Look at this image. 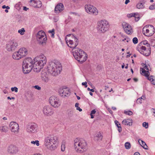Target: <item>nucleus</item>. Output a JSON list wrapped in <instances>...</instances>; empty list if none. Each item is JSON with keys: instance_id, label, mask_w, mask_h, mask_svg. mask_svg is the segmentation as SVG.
<instances>
[{"instance_id": "obj_1", "label": "nucleus", "mask_w": 155, "mask_h": 155, "mask_svg": "<svg viewBox=\"0 0 155 155\" xmlns=\"http://www.w3.org/2000/svg\"><path fill=\"white\" fill-rule=\"evenodd\" d=\"M47 71L53 76H56L60 73L61 65L58 61L54 60L49 62L47 67Z\"/></svg>"}, {"instance_id": "obj_2", "label": "nucleus", "mask_w": 155, "mask_h": 155, "mask_svg": "<svg viewBox=\"0 0 155 155\" xmlns=\"http://www.w3.org/2000/svg\"><path fill=\"white\" fill-rule=\"evenodd\" d=\"M33 62L34 71L39 72L47 62L46 57L44 54H41L38 57L34 59Z\"/></svg>"}, {"instance_id": "obj_3", "label": "nucleus", "mask_w": 155, "mask_h": 155, "mask_svg": "<svg viewBox=\"0 0 155 155\" xmlns=\"http://www.w3.org/2000/svg\"><path fill=\"white\" fill-rule=\"evenodd\" d=\"M73 54L75 58L81 63L86 61L87 58V54L81 49H74L73 51Z\"/></svg>"}, {"instance_id": "obj_4", "label": "nucleus", "mask_w": 155, "mask_h": 155, "mask_svg": "<svg viewBox=\"0 0 155 155\" xmlns=\"http://www.w3.org/2000/svg\"><path fill=\"white\" fill-rule=\"evenodd\" d=\"M22 68L23 73L25 74L29 73L33 70V63L32 59L30 58H25L23 61Z\"/></svg>"}, {"instance_id": "obj_5", "label": "nucleus", "mask_w": 155, "mask_h": 155, "mask_svg": "<svg viewBox=\"0 0 155 155\" xmlns=\"http://www.w3.org/2000/svg\"><path fill=\"white\" fill-rule=\"evenodd\" d=\"M66 42L70 48L75 49L78 44V38L74 35H67L65 38Z\"/></svg>"}, {"instance_id": "obj_6", "label": "nucleus", "mask_w": 155, "mask_h": 155, "mask_svg": "<svg viewBox=\"0 0 155 155\" xmlns=\"http://www.w3.org/2000/svg\"><path fill=\"white\" fill-rule=\"evenodd\" d=\"M109 23L106 20H102L97 23V28L99 32L104 33L108 29Z\"/></svg>"}, {"instance_id": "obj_7", "label": "nucleus", "mask_w": 155, "mask_h": 155, "mask_svg": "<svg viewBox=\"0 0 155 155\" xmlns=\"http://www.w3.org/2000/svg\"><path fill=\"white\" fill-rule=\"evenodd\" d=\"M143 33L148 37L151 36L155 32V29L152 25H147L145 26L142 29Z\"/></svg>"}, {"instance_id": "obj_8", "label": "nucleus", "mask_w": 155, "mask_h": 155, "mask_svg": "<svg viewBox=\"0 0 155 155\" xmlns=\"http://www.w3.org/2000/svg\"><path fill=\"white\" fill-rule=\"evenodd\" d=\"M57 137L56 136L53 137L49 135L45 137L44 139L45 145H53L57 143Z\"/></svg>"}, {"instance_id": "obj_9", "label": "nucleus", "mask_w": 155, "mask_h": 155, "mask_svg": "<svg viewBox=\"0 0 155 155\" xmlns=\"http://www.w3.org/2000/svg\"><path fill=\"white\" fill-rule=\"evenodd\" d=\"M37 39L39 43L42 44L46 43L47 38L44 32L40 31L38 32L37 35Z\"/></svg>"}, {"instance_id": "obj_10", "label": "nucleus", "mask_w": 155, "mask_h": 155, "mask_svg": "<svg viewBox=\"0 0 155 155\" xmlns=\"http://www.w3.org/2000/svg\"><path fill=\"white\" fill-rule=\"evenodd\" d=\"M86 12L89 14L96 15L98 14V10L94 6L90 4H87L85 6Z\"/></svg>"}, {"instance_id": "obj_11", "label": "nucleus", "mask_w": 155, "mask_h": 155, "mask_svg": "<svg viewBox=\"0 0 155 155\" xmlns=\"http://www.w3.org/2000/svg\"><path fill=\"white\" fill-rule=\"evenodd\" d=\"M137 49L141 54L145 56H149L151 53L150 47H148L147 49L144 46H138L137 47Z\"/></svg>"}, {"instance_id": "obj_12", "label": "nucleus", "mask_w": 155, "mask_h": 155, "mask_svg": "<svg viewBox=\"0 0 155 155\" xmlns=\"http://www.w3.org/2000/svg\"><path fill=\"white\" fill-rule=\"evenodd\" d=\"M18 46V43L14 40L9 41L6 44V49L9 51H15Z\"/></svg>"}, {"instance_id": "obj_13", "label": "nucleus", "mask_w": 155, "mask_h": 155, "mask_svg": "<svg viewBox=\"0 0 155 155\" xmlns=\"http://www.w3.org/2000/svg\"><path fill=\"white\" fill-rule=\"evenodd\" d=\"M9 127L12 132L15 134L18 133L19 130V125L15 122H11L9 124Z\"/></svg>"}, {"instance_id": "obj_14", "label": "nucleus", "mask_w": 155, "mask_h": 155, "mask_svg": "<svg viewBox=\"0 0 155 155\" xmlns=\"http://www.w3.org/2000/svg\"><path fill=\"white\" fill-rule=\"evenodd\" d=\"M49 101L51 105L54 107H58L60 105L58 99L55 96L50 97L49 98Z\"/></svg>"}, {"instance_id": "obj_15", "label": "nucleus", "mask_w": 155, "mask_h": 155, "mask_svg": "<svg viewBox=\"0 0 155 155\" xmlns=\"http://www.w3.org/2000/svg\"><path fill=\"white\" fill-rule=\"evenodd\" d=\"M122 25L124 31L127 34H130L133 32L131 26L128 23L125 22H123Z\"/></svg>"}, {"instance_id": "obj_16", "label": "nucleus", "mask_w": 155, "mask_h": 155, "mask_svg": "<svg viewBox=\"0 0 155 155\" xmlns=\"http://www.w3.org/2000/svg\"><path fill=\"white\" fill-rule=\"evenodd\" d=\"M37 129L38 126L35 123L29 124L27 127V131L29 133H35L37 132Z\"/></svg>"}, {"instance_id": "obj_17", "label": "nucleus", "mask_w": 155, "mask_h": 155, "mask_svg": "<svg viewBox=\"0 0 155 155\" xmlns=\"http://www.w3.org/2000/svg\"><path fill=\"white\" fill-rule=\"evenodd\" d=\"M59 92L60 96L63 97L69 96L70 93L68 88L67 87L60 88L59 89Z\"/></svg>"}, {"instance_id": "obj_18", "label": "nucleus", "mask_w": 155, "mask_h": 155, "mask_svg": "<svg viewBox=\"0 0 155 155\" xmlns=\"http://www.w3.org/2000/svg\"><path fill=\"white\" fill-rule=\"evenodd\" d=\"M44 114L46 116H51L53 114V111L52 107L49 106H45L43 109Z\"/></svg>"}, {"instance_id": "obj_19", "label": "nucleus", "mask_w": 155, "mask_h": 155, "mask_svg": "<svg viewBox=\"0 0 155 155\" xmlns=\"http://www.w3.org/2000/svg\"><path fill=\"white\" fill-rule=\"evenodd\" d=\"M140 71L141 72V73H142L143 75L147 77L149 80L151 81L152 79H154V77L153 75H151L149 77L150 75L149 71L145 70L143 68H140Z\"/></svg>"}, {"instance_id": "obj_20", "label": "nucleus", "mask_w": 155, "mask_h": 155, "mask_svg": "<svg viewBox=\"0 0 155 155\" xmlns=\"http://www.w3.org/2000/svg\"><path fill=\"white\" fill-rule=\"evenodd\" d=\"M74 145H87V143L85 140L83 139L77 138L74 141Z\"/></svg>"}, {"instance_id": "obj_21", "label": "nucleus", "mask_w": 155, "mask_h": 155, "mask_svg": "<svg viewBox=\"0 0 155 155\" xmlns=\"http://www.w3.org/2000/svg\"><path fill=\"white\" fill-rule=\"evenodd\" d=\"M30 4L34 7L39 8L42 6V3L39 0H31Z\"/></svg>"}, {"instance_id": "obj_22", "label": "nucleus", "mask_w": 155, "mask_h": 155, "mask_svg": "<svg viewBox=\"0 0 155 155\" xmlns=\"http://www.w3.org/2000/svg\"><path fill=\"white\" fill-rule=\"evenodd\" d=\"M7 151L10 153L15 154L18 152V150L16 146H9L8 148Z\"/></svg>"}, {"instance_id": "obj_23", "label": "nucleus", "mask_w": 155, "mask_h": 155, "mask_svg": "<svg viewBox=\"0 0 155 155\" xmlns=\"http://www.w3.org/2000/svg\"><path fill=\"white\" fill-rule=\"evenodd\" d=\"M75 151L79 153H82L86 151L87 148L85 146H74Z\"/></svg>"}, {"instance_id": "obj_24", "label": "nucleus", "mask_w": 155, "mask_h": 155, "mask_svg": "<svg viewBox=\"0 0 155 155\" xmlns=\"http://www.w3.org/2000/svg\"><path fill=\"white\" fill-rule=\"evenodd\" d=\"M64 8L63 4L61 3L58 4L55 7L54 11L55 13H59L62 11Z\"/></svg>"}, {"instance_id": "obj_25", "label": "nucleus", "mask_w": 155, "mask_h": 155, "mask_svg": "<svg viewBox=\"0 0 155 155\" xmlns=\"http://www.w3.org/2000/svg\"><path fill=\"white\" fill-rule=\"evenodd\" d=\"M18 51L22 58L26 56L28 53L27 49L25 48H20Z\"/></svg>"}, {"instance_id": "obj_26", "label": "nucleus", "mask_w": 155, "mask_h": 155, "mask_svg": "<svg viewBox=\"0 0 155 155\" xmlns=\"http://www.w3.org/2000/svg\"><path fill=\"white\" fill-rule=\"evenodd\" d=\"M133 121L132 119H125L122 121V124L125 125L131 126L132 125Z\"/></svg>"}, {"instance_id": "obj_27", "label": "nucleus", "mask_w": 155, "mask_h": 155, "mask_svg": "<svg viewBox=\"0 0 155 155\" xmlns=\"http://www.w3.org/2000/svg\"><path fill=\"white\" fill-rule=\"evenodd\" d=\"M12 57L14 59L18 60L21 59L22 58L21 55L20 54V53L18 51L15 52L13 53Z\"/></svg>"}, {"instance_id": "obj_28", "label": "nucleus", "mask_w": 155, "mask_h": 155, "mask_svg": "<svg viewBox=\"0 0 155 155\" xmlns=\"http://www.w3.org/2000/svg\"><path fill=\"white\" fill-rule=\"evenodd\" d=\"M41 78L42 80L45 82H48L49 81V78L46 72L42 74Z\"/></svg>"}, {"instance_id": "obj_29", "label": "nucleus", "mask_w": 155, "mask_h": 155, "mask_svg": "<svg viewBox=\"0 0 155 155\" xmlns=\"http://www.w3.org/2000/svg\"><path fill=\"white\" fill-rule=\"evenodd\" d=\"M102 136L100 133H98L96 134L94 137V140L96 141H100L102 139Z\"/></svg>"}, {"instance_id": "obj_30", "label": "nucleus", "mask_w": 155, "mask_h": 155, "mask_svg": "<svg viewBox=\"0 0 155 155\" xmlns=\"http://www.w3.org/2000/svg\"><path fill=\"white\" fill-rule=\"evenodd\" d=\"M114 123L118 128V131L119 133H120L122 131V128L121 125L119 123L117 120L114 121Z\"/></svg>"}, {"instance_id": "obj_31", "label": "nucleus", "mask_w": 155, "mask_h": 155, "mask_svg": "<svg viewBox=\"0 0 155 155\" xmlns=\"http://www.w3.org/2000/svg\"><path fill=\"white\" fill-rule=\"evenodd\" d=\"M0 130L2 132H6L8 130V127L6 126H3L0 127Z\"/></svg>"}, {"instance_id": "obj_32", "label": "nucleus", "mask_w": 155, "mask_h": 155, "mask_svg": "<svg viewBox=\"0 0 155 155\" xmlns=\"http://www.w3.org/2000/svg\"><path fill=\"white\" fill-rule=\"evenodd\" d=\"M137 7L138 9H143L144 7V4L141 3H139L137 5Z\"/></svg>"}, {"instance_id": "obj_33", "label": "nucleus", "mask_w": 155, "mask_h": 155, "mask_svg": "<svg viewBox=\"0 0 155 155\" xmlns=\"http://www.w3.org/2000/svg\"><path fill=\"white\" fill-rule=\"evenodd\" d=\"M134 17H135V21H137L140 19V17L138 13H135V15Z\"/></svg>"}, {"instance_id": "obj_34", "label": "nucleus", "mask_w": 155, "mask_h": 155, "mask_svg": "<svg viewBox=\"0 0 155 155\" xmlns=\"http://www.w3.org/2000/svg\"><path fill=\"white\" fill-rule=\"evenodd\" d=\"M138 142L140 145H147L144 141L140 139L138 140Z\"/></svg>"}, {"instance_id": "obj_35", "label": "nucleus", "mask_w": 155, "mask_h": 155, "mask_svg": "<svg viewBox=\"0 0 155 155\" xmlns=\"http://www.w3.org/2000/svg\"><path fill=\"white\" fill-rule=\"evenodd\" d=\"M47 148L50 150H54L57 148L56 146H47Z\"/></svg>"}, {"instance_id": "obj_36", "label": "nucleus", "mask_w": 155, "mask_h": 155, "mask_svg": "<svg viewBox=\"0 0 155 155\" xmlns=\"http://www.w3.org/2000/svg\"><path fill=\"white\" fill-rule=\"evenodd\" d=\"M25 32V30L24 28H22L21 29H19L18 30V32L21 35H23L24 34V32Z\"/></svg>"}, {"instance_id": "obj_37", "label": "nucleus", "mask_w": 155, "mask_h": 155, "mask_svg": "<svg viewBox=\"0 0 155 155\" xmlns=\"http://www.w3.org/2000/svg\"><path fill=\"white\" fill-rule=\"evenodd\" d=\"M31 144L34 145L36 144V145H39V141L38 140L31 141Z\"/></svg>"}, {"instance_id": "obj_38", "label": "nucleus", "mask_w": 155, "mask_h": 155, "mask_svg": "<svg viewBox=\"0 0 155 155\" xmlns=\"http://www.w3.org/2000/svg\"><path fill=\"white\" fill-rule=\"evenodd\" d=\"M151 45L155 48V37L151 40Z\"/></svg>"}, {"instance_id": "obj_39", "label": "nucleus", "mask_w": 155, "mask_h": 155, "mask_svg": "<svg viewBox=\"0 0 155 155\" xmlns=\"http://www.w3.org/2000/svg\"><path fill=\"white\" fill-rule=\"evenodd\" d=\"M124 113L125 114L128 115H131L133 114V112L130 110H129L128 111H124Z\"/></svg>"}, {"instance_id": "obj_40", "label": "nucleus", "mask_w": 155, "mask_h": 155, "mask_svg": "<svg viewBox=\"0 0 155 155\" xmlns=\"http://www.w3.org/2000/svg\"><path fill=\"white\" fill-rule=\"evenodd\" d=\"M143 126L144 127H145V128H148V123L146 122H144L143 123Z\"/></svg>"}, {"instance_id": "obj_41", "label": "nucleus", "mask_w": 155, "mask_h": 155, "mask_svg": "<svg viewBox=\"0 0 155 155\" xmlns=\"http://www.w3.org/2000/svg\"><path fill=\"white\" fill-rule=\"evenodd\" d=\"M133 42L135 44H137L138 42L137 38L136 37L134 38L133 39Z\"/></svg>"}, {"instance_id": "obj_42", "label": "nucleus", "mask_w": 155, "mask_h": 155, "mask_svg": "<svg viewBox=\"0 0 155 155\" xmlns=\"http://www.w3.org/2000/svg\"><path fill=\"white\" fill-rule=\"evenodd\" d=\"M11 90L12 91H15V92H17L18 91V88L15 87H12L11 88Z\"/></svg>"}, {"instance_id": "obj_43", "label": "nucleus", "mask_w": 155, "mask_h": 155, "mask_svg": "<svg viewBox=\"0 0 155 155\" xmlns=\"http://www.w3.org/2000/svg\"><path fill=\"white\" fill-rule=\"evenodd\" d=\"M54 29H53L51 31H49V32L51 33V37L52 38H54Z\"/></svg>"}, {"instance_id": "obj_44", "label": "nucleus", "mask_w": 155, "mask_h": 155, "mask_svg": "<svg viewBox=\"0 0 155 155\" xmlns=\"http://www.w3.org/2000/svg\"><path fill=\"white\" fill-rule=\"evenodd\" d=\"M135 13H132L128 14L127 15V16L128 18H130L132 17H134L135 16Z\"/></svg>"}, {"instance_id": "obj_45", "label": "nucleus", "mask_w": 155, "mask_h": 155, "mask_svg": "<svg viewBox=\"0 0 155 155\" xmlns=\"http://www.w3.org/2000/svg\"><path fill=\"white\" fill-rule=\"evenodd\" d=\"M142 97H141L138 98L137 100V103L138 104H141L142 103Z\"/></svg>"}, {"instance_id": "obj_46", "label": "nucleus", "mask_w": 155, "mask_h": 155, "mask_svg": "<svg viewBox=\"0 0 155 155\" xmlns=\"http://www.w3.org/2000/svg\"><path fill=\"white\" fill-rule=\"evenodd\" d=\"M149 9L150 10H153L155 9V4H153L152 5H151L149 7Z\"/></svg>"}, {"instance_id": "obj_47", "label": "nucleus", "mask_w": 155, "mask_h": 155, "mask_svg": "<svg viewBox=\"0 0 155 155\" xmlns=\"http://www.w3.org/2000/svg\"><path fill=\"white\" fill-rule=\"evenodd\" d=\"M143 65H145L144 67V69H146L147 70V71H149L150 70V69L148 68L146 64H143Z\"/></svg>"}, {"instance_id": "obj_48", "label": "nucleus", "mask_w": 155, "mask_h": 155, "mask_svg": "<svg viewBox=\"0 0 155 155\" xmlns=\"http://www.w3.org/2000/svg\"><path fill=\"white\" fill-rule=\"evenodd\" d=\"M143 44L145 45H147V46L148 47H150L149 44H148L147 41H145L143 42Z\"/></svg>"}, {"instance_id": "obj_49", "label": "nucleus", "mask_w": 155, "mask_h": 155, "mask_svg": "<svg viewBox=\"0 0 155 155\" xmlns=\"http://www.w3.org/2000/svg\"><path fill=\"white\" fill-rule=\"evenodd\" d=\"M35 88L38 90H40L41 89V87L38 85H35L34 86Z\"/></svg>"}, {"instance_id": "obj_50", "label": "nucleus", "mask_w": 155, "mask_h": 155, "mask_svg": "<svg viewBox=\"0 0 155 155\" xmlns=\"http://www.w3.org/2000/svg\"><path fill=\"white\" fill-rule=\"evenodd\" d=\"M61 150L62 151H64L65 150V146H61Z\"/></svg>"}, {"instance_id": "obj_51", "label": "nucleus", "mask_w": 155, "mask_h": 155, "mask_svg": "<svg viewBox=\"0 0 155 155\" xmlns=\"http://www.w3.org/2000/svg\"><path fill=\"white\" fill-rule=\"evenodd\" d=\"M96 112V111L95 109L91 111V114H94Z\"/></svg>"}, {"instance_id": "obj_52", "label": "nucleus", "mask_w": 155, "mask_h": 155, "mask_svg": "<svg viewBox=\"0 0 155 155\" xmlns=\"http://www.w3.org/2000/svg\"><path fill=\"white\" fill-rule=\"evenodd\" d=\"M126 41L127 42H129L131 41V39L130 38L126 37Z\"/></svg>"}, {"instance_id": "obj_53", "label": "nucleus", "mask_w": 155, "mask_h": 155, "mask_svg": "<svg viewBox=\"0 0 155 155\" xmlns=\"http://www.w3.org/2000/svg\"><path fill=\"white\" fill-rule=\"evenodd\" d=\"M151 83L152 84L155 85V80L154 79H152V80H151Z\"/></svg>"}, {"instance_id": "obj_54", "label": "nucleus", "mask_w": 155, "mask_h": 155, "mask_svg": "<svg viewBox=\"0 0 155 155\" xmlns=\"http://www.w3.org/2000/svg\"><path fill=\"white\" fill-rule=\"evenodd\" d=\"M87 89V90L88 91H90L92 92H94V90L93 89H90V88L88 87Z\"/></svg>"}, {"instance_id": "obj_55", "label": "nucleus", "mask_w": 155, "mask_h": 155, "mask_svg": "<svg viewBox=\"0 0 155 155\" xmlns=\"http://www.w3.org/2000/svg\"><path fill=\"white\" fill-rule=\"evenodd\" d=\"M145 150L148 149V146H141Z\"/></svg>"}, {"instance_id": "obj_56", "label": "nucleus", "mask_w": 155, "mask_h": 155, "mask_svg": "<svg viewBox=\"0 0 155 155\" xmlns=\"http://www.w3.org/2000/svg\"><path fill=\"white\" fill-rule=\"evenodd\" d=\"M76 109L77 110H78L79 111H82V109L81 108L79 107H77V108H76Z\"/></svg>"}, {"instance_id": "obj_57", "label": "nucleus", "mask_w": 155, "mask_h": 155, "mask_svg": "<svg viewBox=\"0 0 155 155\" xmlns=\"http://www.w3.org/2000/svg\"><path fill=\"white\" fill-rule=\"evenodd\" d=\"M124 145H131L130 143L129 142H126L124 144Z\"/></svg>"}, {"instance_id": "obj_58", "label": "nucleus", "mask_w": 155, "mask_h": 155, "mask_svg": "<svg viewBox=\"0 0 155 155\" xmlns=\"http://www.w3.org/2000/svg\"><path fill=\"white\" fill-rule=\"evenodd\" d=\"M125 148L127 149H129L131 147V146H125Z\"/></svg>"}, {"instance_id": "obj_59", "label": "nucleus", "mask_w": 155, "mask_h": 155, "mask_svg": "<svg viewBox=\"0 0 155 155\" xmlns=\"http://www.w3.org/2000/svg\"><path fill=\"white\" fill-rule=\"evenodd\" d=\"M129 2H130L129 0H126L125 2V4H127Z\"/></svg>"}, {"instance_id": "obj_60", "label": "nucleus", "mask_w": 155, "mask_h": 155, "mask_svg": "<svg viewBox=\"0 0 155 155\" xmlns=\"http://www.w3.org/2000/svg\"><path fill=\"white\" fill-rule=\"evenodd\" d=\"M134 155H140L139 152H136L134 153Z\"/></svg>"}, {"instance_id": "obj_61", "label": "nucleus", "mask_w": 155, "mask_h": 155, "mask_svg": "<svg viewBox=\"0 0 155 155\" xmlns=\"http://www.w3.org/2000/svg\"><path fill=\"white\" fill-rule=\"evenodd\" d=\"M79 104V103H76L75 104V107H76V108H77V107H78Z\"/></svg>"}, {"instance_id": "obj_62", "label": "nucleus", "mask_w": 155, "mask_h": 155, "mask_svg": "<svg viewBox=\"0 0 155 155\" xmlns=\"http://www.w3.org/2000/svg\"><path fill=\"white\" fill-rule=\"evenodd\" d=\"M28 8H27L26 7H24L23 10L26 11Z\"/></svg>"}, {"instance_id": "obj_63", "label": "nucleus", "mask_w": 155, "mask_h": 155, "mask_svg": "<svg viewBox=\"0 0 155 155\" xmlns=\"http://www.w3.org/2000/svg\"><path fill=\"white\" fill-rule=\"evenodd\" d=\"M65 144H65V141L64 140H63L62 141V143L61 144V145H65Z\"/></svg>"}, {"instance_id": "obj_64", "label": "nucleus", "mask_w": 155, "mask_h": 155, "mask_svg": "<svg viewBox=\"0 0 155 155\" xmlns=\"http://www.w3.org/2000/svg\"><path fill=\"white\" fill-rule=\"evenodd\" d=\"M134 80L136 82H137L138 81V80L137 78H133Z\"/></svg>"}]
</instances>
